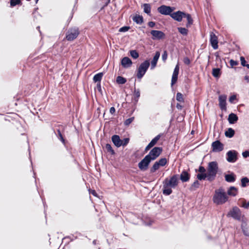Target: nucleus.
Masks as SVG:
<instances>
[{"instance_id":"nucleus-1","label":"nucleus","mask_w":249,"mask_h":249,"mask_svg":"<svg viewBox=\"0 0 249 249\" xmlns=\"http://www.w3.org/2000/svg\"><path fill=\"white\" fill-rule=\"evenodd\" d=\"M179 183V175L174 174L170 178H166L162 182V193L164 195H170L173 191L172 188H175Z\"/></svg>"},{"instance_id":"nucleus-2","label":"nucleus","mask_w":249,"mask_h":249,"mask_svg":"<svg viewBox=\"0 0 249 249\" xmlns=\"http://www.w3.org/2000/svg\"><path fill=\"white\" fill-rule=\"evenodd\" d=\"M228 200V196L222 188L216 189L213 197V201L215 204L222 205Z\"/></svg>"},{"instance_id":"nucleus-3","label":"nucleus","mask_w":249,"mask_h":249,"mask_svg":"<svg viewBox=\"0 0 249 249\" xmlns=\"http://www.w3.org/2000/svg\"><path fill=\"white\" fill-rule=\"evenodd\" d=\"M218 170V165L216 161L209 162L207 166V180L209 182L213 181L216 178Z\"/></svg>"},{"instance_id":"nucleus-4","label":"nucleus","mask_w":249,"mask_h":249,"mask_svg":"<svg viewBox=\"0 0 249 249\" xmlns=\"http://www.w3.org/2000/svg\"><path fill=\"white\" fill-rule=\"evenodd\" d=\"M150 66L149 60H145L142 62L137 70V77L139 79H141L145 74Z\"/></svg>"},{"instance_id":"nucleus-5","label":"nucleus","mask_w":249,"mask_h":249,"mask_svg":"<svg viewBox=\"0 0 249 249\" xmlns=\"http://www.w3.org/2000/svg\"><path fill=\"white\" fill-rule=\"evenodd\" d=\"M80 34L79 28L77 27L70 28L66 32V38L68 41H71L77 38Z\"/></svg>"},{"instance_id":"nucleus-6","label":"nucleus","mask_w":249,"mask_h":249,"mask_svg":"<svg viewBox=\"0 0 249 249\" xmlns=\"http://www.w3.org/2000/svg\"><path fill=\"white\" fill-rule=\"evenodd\" d=\"M175 9V8L174 7L161 5L158 8L157 10L158 12L161 15L171 16Z\"/></svg>"},{"instance_id":"nucleus-7","label":"nucleus","mask_w":249,"mask_h":249,"mask_svg":"<svg viewBox=\"0 0 249 249\" xmlns=\"http://www.w3.org/2000/svg\"><path fill=\"white\" fill-rule=\"evenodd\" d=\"M241 212L240 209L237 206H234L227 213V217H231L233 219L240 221L241 219Z\"/></svg>"},{"instance_id":"nucleus-8","label":"nucleus","mask_w":249,"mask_h":249,"mask_svg":"<svg viewBox=\"0 0 249 249\" xmlns=\"http://www.w3.org/2000/svg\"><path fill=\"white\" fill-rule=\"evenodd\" d=\"M161 147H154L146 156L152 161L156 160L162 152Z\"/></svg>"},{"instance_id":"nucleus-9","label":"nucleus","mask_w":249,"mask_h":249,"mask_svg":"<svg viewBox=\"0 0 249 249\" xmlns=\"http://www.w3.org/2000/svg\"><path fill=\"white\" fill-rule=\"evenodd\" d=\"M238 153L234 150H231L226 153V160L230 163H234L238 160Z\"/></svg>"},{"instance_id":"nucleus-10","label":"nucleus","mask_w":249,"mask_h":249,"mask_svg":"<svg viewBox=\"0 0 249 249\" xmlns=\"http://www.w3.org/2000/svg\"><path fill=\"white\" fill-rule=\"evenodd\" d=\"M151 160L146 155L144 158L138 163V167L142 171L147 170Z\"/></svg>"},{"instance_id":"nucleus-11","label":"nucleus","mask_w":249,"mask_h":249,"mask_svg":"<svg viewBox=\"0 0 249 249\" xmlns=\"http://www.w3.org/2000/svg\"><path fill=\"white\" fill-rule=\"evenodd\" d=\"M197 171L199 172L196 175V178L198 180H204L206 179L207 180V175L206 172V170L204 167L200 166L198 170H196V172Z\"/></svg>"},{"instance_id":"nucleus-12","label":"nucleus","mask_w":249,"mask_h":249,"mask_svg":"<svg viewBox=\"0 0 249 249\" xmlns=\"http://www.w3.org/2000/svg\"><path fill=\"white\" fill-rule=\"evenodd\" d=\"M212 151L219 152L224 149V144L219 140H216L212 143Z\"/></svg>"},{"instance_id":"nucleus-13","label":"nucleus","mask_w":249,"mask_h":249,"mask_svg":"<svg viewBox=\"0 0 249 249\" xmlns=\"http://www.w3.org/2000/svg\"><path fill=\"white\" fill-rule=\"evenodd\" d=\"M150 33L152 36V39L153 40H160L164 38L165 36V34L161 31L152 30Z\"/></svg>"},{"instance_id":"nucleus-14","label":"nucleus","mask_w":249,"mask_h":249,"mask_svg":"<svg viewBox=\"0 0 249 249\" xmlns=\"http://www.w3.org/2000/svg\"><path fill=\"white\" fill-rule=\"evenodd\" d=\"M227 96L226 95H220L219 96L218 100H219V106L220 108L222 110L226 111L227 110Z\"/></svg>"},{"instance_id":"nucleus-15","label":"nucleus","mask_w":249,"mask_h":249,"mask_svg":"<svg viewBox=\"0 0 249 249\" xmlns=\"http://www.w3.org/2000/svg\"><path fill=\"white\" fill-rule=\"evenodd\" d=\"M132 61L130 58L127 56L123 57L121 61V64L122 67L125 69L130 67L132 65Z\"/></svg>"},{"instance_id":"nucleus-16","label":"nucleus","mask_w":249,"mask_h":249,"mask_svg":"<svg viewBox=\"0 0 249 249\" xmlns=\"http://www.w3.org/2000/svg\"><path fill=\"white\" fill-rule=\"evenodd\" d=\"M179 178L182 182L188 181L190 178V174L186 170H183L179 176Z\"/></svg>"},{"instance_id":"nucleus-17","label":"nucleus","mask_w":249,"mask_h":249,"mask_svg":"<svg viewBox=\"0 0 249 249\" xmlns=\"http://www.w3.org/2000/svg\"><path fill=\"white\" fill-rule=\"evenodd\" d=\"M210 43L211 46L213 49L216 50L218 48V39L217 36L213 33H212L210 36Z\"/></svg>"},{"instance_id":"nucleus-18","label":"nucleus","mask_w":249,"mask_h":249,"mask_svg":"<svg viewBox=\"0 0 249 249\" xmlns=\"http://www.w3.org/2000/svg\"><path fill=\"white\" fill-rule=\"evenodd\" d=\"M229 174H225L224 177L225 180L228 182H233L236 180V176L235 174L230 171H228Z\"/></svg>"},{"instance_id":"nucleus-19","label":"nucleus","mask_w":249,"mask_h":249,"mask_svg":"<svg viewBox=\"0 0 249 249\" xmlns=\"http://www.w3.org/2000/svg\"><path fill=\"white\" fill-rule=\"evenodd\" d=\"M111 141L114 145L117 147H120L122 145V140L118 135H113L111 137Z\"/></svg>"},{"instance_id":"nucleus-20","label":"nucleus","mask_w":249,"mask_h":249,"mask_svg":"<svg viewBox=\"0 0 249 249\" xmlns=\"http://www.w3.org/2000/svg\"><path fill=\"white\" fill-rule=\"evenodd\" d=\"M58 127H59L58 128H57L56 131V132H55V131L54 130V132L55 133V134L57 136V137H58V138L59 139V140L63 143V144H65V139L64 138L62 134V133H61V129L60 127H61L62 129H64V127L62 125H58L57 126Z\"/></svg>"},{"instance_id":"nucleus-21","label":"nucleus","mask_w":249,"mask_h":249,"mask_svg":"<svg viewBox=\"0 0 249 249\" xmlns=\"http://www.w3.org/2000/svg\"><path fill=\"white\" fill-rule=\"evenodd\" d=\"M160 56V53L159 51L156 52L151 63V70L154 69L157 66L158 61Z\"/></svg>"},{"instance_id":"nucleus-22","label":"nucleus","mask_w":249,"mask_h":249,"mask_svg":"<svg viewBox=\"0 0 249 249\" xmlns=\"http://www.w3.org/2000/svg\"><path fill=\"white\" fill-rule=\"evenodd\" d=\"M170 17L173 19L178 22H180L182 20L181 11H178L175 12H173Z\"/></svg>"},{"instance_id":"nucleus-23","label":"nucleus","mask_w":249,"mask_h":249,"mask_svg":"<svg viewBox=\"0 0 249 249\" xmlns=\"http://www.w3.org/2000/svg\"><path fill=\"white\" fill-rule=\"evenodd\" d=\"M241 228L244 235L248 236L249 238V228L247 227V223L246 222L242 220V223L241 225Z\"/></svg>"},{"instance_id":"nucleus-24","label":"nucleus","mask_w":249,"mask_h":249,"mask_svg":"<svg viewBox=\"0 0 249 249\" xmlns=\"http://www.w3.org/2000/svg\"><path fill=\"white\" fill-rule=\"evenodd\" d=\"M228 120L230 124H234L238 120V117L236 114L231 113L229 115Z\"/></svg>"},{"instance_id":"nucleus-25","label":"nucleus","mask_w":249,"mask_h":249,"mask_svg":"<svg viewBox=\"0 0 249 249\" xmlns=\"http://www.w3.org/2000/svg\"><path fill=\"white\" fill-rule=\"evenodd\" d=\"M132 20L137 24L141 25L143 22V18L140 15H135L132 18Z\"/></svg>"},{"instance_id":"nucleus-26","label":"nucleus","mask_w":249,"mask_h":249,"mask_svg":"<svg viewBox=\"0 0 249 249\" xmlns=\"http://www.w3.org/2000/svg\"><path fill=\"white\" fill-rule=\"evenodd\" d=\"M140 97V90L138 89H136L135 88H134V97L132 99L134 101V105H136L138 102L139 99Z\"/></svg>"},{"instance_id":"nucleus-27","label":"nucleus","mask_w":249,"mask_h":249,"mask_svg":"<svg viewBox=\"0 0 249 249\" xmlns=\"http://www.w3.org/2000/svg\"><path fill=\"white\" fill-rule=\"evenodd\" d=\"M238 192V189L234 186L230 187L227 191V194L228 195L235 196L237 195Z\"/></svg>"},{"instance_id":"nucleus-28","label":"nucleus","mask_w":249,"mask_h":249,"mask_svg":"<svg viewBox=\"0 0 249 249\" xmlns=\"http://www.w3.org/2000/svg\"><path fill=\"white\" fill-rule=\"evenodd\" d=\"M104 75L103 72H99L93 76V81L94 83H101L102 77Z\"/></svg>"},{"instance_id":"nucleus-29","label":"nucleus","mask_w":249,"mask_h":249,"mask_svg":"<svg viewBox=\"0 0 249 249\" xmlns=\"http://www.w3.org/2000/svg\"><path fill=\"white\" fill-rule=\"evenodd\" d=\"M212 75L216 78H219L221 75V69L219 68H213L212 70Z\"/></svg>"},{"instance_id":"nucleus-30","label":"nucleus","mask_w":249,"mask_h":249,"mask_svg":"<svg viewBox=\"0 0 249 249\" xmlns=\"http://www.w3.org/2000/svg\"><path fill=\"white\" fill-rule=\"evenodd\" d=\"M142 7L143 8V12L148 15H151V7L149 3H144Z\"/></svg>"},{"instance_id":"nucleus-31","label":"nucleus","mask_w":249,"mask_h":249,"mask_svg":"<svg viewBox=\"0 0 249 249\" xmlns=\"http://www.w3.org/2000/svg\"><path fill=\"white\" fill-rule=\"evenodd\" d=\"M235 134V131L232 128H229L225 131V136L229 138H232Z\"/></svg>"},{"instance_id":"nucleus-32","label":"nucleus","mask_w":249,"mask_h":249,"mask_svg":"<svg viewBox=\"0 0 249 249\" xmlns=\"http://www.w3.org/2000/svg\"><path fill=\"white\" fill-rule=\"evenodd\" d=\"M162 134L160 133L156 136L154 138H153L151 142L149 143L152 147H153L156 144L158 141L160 140Z\"/></svg>"},{"instance_id":"nucleus-33","label":"nucleus","mask_w":249,"mask_h":249,"mask_svg":"<svg viewBox=\"0 0 249 249\" xmlns=\"http://www.w3.org/2000/svg\"><path fill=\"white\" fill-rule=\"evenodd\" d=\"M249 183V178L246 177H243L241 179V185L242 187H246Z\"/></svg>"},{"instance_id":"nucleus-34","label":"nucleus","mask_w":249,"mask_h":249,"mask_svg":"<svg viewBox=\"0 0 249 249\" xmlns=\"http://www.w3.org/2000/svg\"><path fill=\"white\" fill-rule=\"evenodd\" d=\"M200 183L197 180H196L194 183L191 185L190 190L191 191H194L196 190V189L198 188L199 187Z\"/></svg>"},{"instance_id":"nucleus-35","label":"nucleus","mask_w":249,"mask_h":249,"mask_svg":"<svg viewBox=\"0 0 249 249\" xmlns=\"http://www.w3.org/2000/svg\"><path fill=\"white\" fill-rule=\"evenodd\" d=\"M116 83L118 84H124L126 82V79L122 76H118L116 78Z\"/></svg>"},{"instance_id":"nucleus-36","label":"nucleus","mask_w":249,"mask_h":249,"mask_svg":"<svg viewBox=\"0 0 249 249\" xmlns=\"http://www.w3.org/2000/svg\"><path fill=\"white\" fill-rule=\"evenodd\" d=\"M160 167V165L157 161H156L150 169V173H155L157 170H158L159 169Z\"/></svg>"},{"instance_id":"nucleus-37","label":"nucleus","mask_w":249,"mask_h":249,"mask_svg":"<svg viewBox=\"0 0 249 249\" xmlns=\"http://www.w3.org/2000/svg\"><path fill=\"white\" fill-rule=\"evenodd\" d=\"M178 30L183 36H187L188 35V30L184 27H178Z\"/></svg>"},{"instance_id":"nucleus-38","label":"nucleus","mask_w":249,"mask_h":249,"mask_svg":"<svg viewBox=\"0 0 249 249\" xmlns=\"http://www.w3.org/2000/svg\"><path fill=\"white\" fill-rule=\"evenodd\" d=\"M105 148L107 152L110 153L111 155H113L115 154L114 150L113 149L111 145L109 143H107L105 146Z\"/></svg>"},{"instance_id":"nucleus-39","label":"nucleus","mask_w":249,"mask_h":249,"mask_svg":"<svg viewBox=\"0 0 249 249\" xmlns=\"http://www.w3.org/2000/svg\"><path fill=\"white\" fill-rule=\"evenodd\" d=\"M130 56L134 59H137L139 56V53L135 50H130L129 51Z\"/></svg>"},{"instance_id":"nucleus-40","label":"nucleus","mask_w":249,"mask_h":249,"mask_svg":"<svg viewBox=\"0 0 249 249\" xmlns=\"http://www.w3.org/2000/svg\"><path fill=\"white\" fill-rule=\"evenodd\" d=\"M157 162L158 163L160 166H164L166 164L167 160L165 158H161L158 161H157Z\"/></svg>"},{"instance_id":"nucleus-41","label":"nucleus","mask_w":249,"mask_h":249,"mask_svg":"<svg viewBox=\"0 0 249 249\" xmlns=\"http://www.w3.org/2000/svg\"><path fill=\"white\" fill-rule=\"evenodd\" d=\"M176 100L179 102L183 103L184 100L182 94L180 92H178L176 95Z\"/></svg>"},{"instance_id":"nucleus-42","label":"nucleus","mask_w":249,"mask_h":249,"mask_svg":"<svg viewBox=\"0 0 249 249\" xmlns=\"http://www.w3.org/2000/svg\"><path fill=\"white\" fill-rule=\"evenodd\" d=\"M186 19L187 20V23L186 24V27H190L191 25L193 24V19L191 17V15H190L188 16Z\"/></svg>"},{"instance_id":"nucleus-43","label":"nucleus","mask_w":249,"mask_h":249,"mask_svg":"<svg viewBox=\"0 0 249 249\" xmlns=\"http://www.w3.org/2000/svg\"><path fill=\"white\" fill-rule=\"evenodd\" d=\"M134 120V117H132L128 119H127L124 122V125L125 126H128Z\"/></svg>"},{"instance_id":"nucleus-44","label":"nucleus","mask_w":249,"mask_h":249,"mask_svg":"<svg viewBox=\"0 0 249 249\" xmlns=\"http://www.w3.org/2000/svg\"><path fill=\"white\" fill-rule=\"evenodd\" d=\"M21 3L20 0H10V5L11 7H14Z\"/></svg>"},{"instance_id":"nucleus-45","label":"nucleus","mask_w":249,"mask_h":249,"mask_svg":"<svg viewBox=\"0 0 249 249\" xmlns=\"http://www.w3.org/2000/svg\"><path fill=\"white\" fill-rule=\"evenodd\" d=\"M178 78V75H172V79H171V86L174 85L177 82Z\"/></svg>"},{"instance_id":"nucleus-46","label":"nucleus","mask_w":249,"mask_h":249,"mask_svg":"<svg viewBox=\"0 0 249 249\" xmlns=\"http://www.w3.org/2000/svg\"><path fill=\"white\" fill-rule=\"evenodd\" d=\"M130 29V27L128 26H124L123 27H121L119 31L120 32H125L128 31Z\"/></svg>"},{"instance_id":"nucleus-47","label":"nucleus","mask_w":249,"mask_h":249,"mask_svg":"<svg viewBox=\"0 0 249 249\" xmlns=\"http://www.w3.org/2000/svg\"><path fill=\"white\" fill-rule=\"evenodd\" d=\"M129 142V138H125L123 140H122V146H126Z\"/></svg>"},{"instance_id":"nucleus-48","label":"nucleus","mask_w":249,"mask_h":249,"mask_svg":"<svg viewBox=\"0 0 249 249\" xmlns=\"http://www.w3.org/2000/svg\"><path fill=\"white\" fill-rule=\"evenodd\" d=\"M179 64L178 63L176 65V66L174 69L173 74L178 75V73H179Z\"/></svg>"},{"instance_id":"nucleus-49","label":"nucleus","mask_w":249,"mask_h":249,"mask_svg":"<svg viewBox=\"0 0 249 249\" xmlns=\"http://www.w3.org/2000/svg\"><path fill=\"white\" fill-rule=\"evenodd\" d=\"M230 64L231 67L232 68L233 66L237 65L238 64V62L233 59H231L230 61Z\"/></svg>"},{"instance_id":"nucleus-50","label":"nucleus","mask_w":249,"mask_h":249,"mask_svg":"<svg viewBox=\"0 0 249 249\" xmlns=\"http://www.w3.org/2000/svg\"><path fill=\"white\" fill-rule=\"evenodd\" d=\"M168 53L166 51H164L163 53L162 54V59L165 62L167 58Z\"/></svg>"},{"instance_id":"nucleus-51","label":"nucleus","mask_w":249,"mask_h":249,"mask_svg":"<svg viewBox=\"0 0 249 249\" xmlns=\"http://www.w3.org/2000/svg\"><path fill=\"white\" fill-rule=\"evenodd\" d=\"M183 62L185 64L189 65L191 63V61L188 57H185L183 58Z\"/></svg>"},{"instance_id":"nucleus-52","label":"nucleus","mask_w":249,"mask_h":249,"mask_svg":"<svg viewBox=\"0 0 249 249\" xmlns=\"http://www.w3.org/2000/svg\"><path fill=\"white\" fill-rule=\"evenodd\" d=\"M240 61L242 66H243V67H245L246 65L247 64L245 58L243 56H241Z\"/></svg>"},{"instance_id":"nucleus-53","label":"nucleus","mask_w":249,"mask_h":249,"mask_svg":"<svg viewBox=\"0 0 249 249\" xmlns=\"http://www.w3.org/2000/svg\"><path fill=\"white\" fill-rule=\"evenodd\" d=\"M236 99V95H232L229 98V102L231 103H233V101Z\"/></svg>"},{"instance_id":"nucleus-54","label":"nucleus","mask_w":249,"mask_h":249,"mask_svg":"<svg viewBox=\"0 0 249 249\" xmlns=\"http://www.w3.org/2000/svg\"><path fill=\"white\" fill-rule=\"evenodd\" d=\"M242 156L244 158L249 157V150H245V151L243 152Z\"/></svg>"},{"instance_id":"nucleus-55","label":"nucleus","mask_w":249,"mask_h":249,"mask_svg":"<svg viewBox=\"0 0 249 249\" xmlns=\"http://www.w3.org/2000/svg\"><path fill=\"white\" fill-rule=\"evenodd\" d=\"M76 237H75L73 235H71V236H66L65 237H64L63 240H65L67 238H69L70 239V241H73L74 239H76Z\"/></svg>"},{"instance_id":"nucleus-56","label":"nucleus","mask_w":249,"mask_h":249,"mask_svg":"<svg viewBox=\"0 0 249 249\" xmlns=\"http://www.w3.org/2000/svg\"><path fill=\"white\" fill-rule=\"evenodd\" d=\"M214 55L216 57V61H221V59L220 58V55H219V53L218 52H216L214 53Z\"/></svg>"},{"instance_id":"nucleus-57","label":"nucleus","mask_w":249,"mask_h":249,"mask_svg":"<svg viewBox=\"0 0 249 249\" xmlns=\"http://www.w3.org/2000/svg\"><path fill=\"white\" fill-rule=\"evenodd\" d=\"M190 14H188V13H185L184 12H182L181 11V17H182V19L184 18H186L188 16H189Z\"/></svg>"},{"instance_id":"nucleus-58","label":"nucleus","mask_w":249,"mask_h":249,"mask_svg":"<svg viewBox=\"0 0 249 249\" xmlns=\"http://www.w3.org/2000/svg\"><path fill=\"white\" fill-rule=\"evenodd\" d=\"M155 22L154 21H149L148 22V25L151 28H153L155 26Z\"/></svg>"},{"instance_id":"nucleus-59","label":"nucleus","mask_w":249,"mask_h":249,"mask_svg":"<svg viewBox=\"0 0 249 249\" xmlns=\"http://www.w3.org/2000/svg\"><path fill=\"white\" fill-rule=\"evenodd\" d=\"M96 88H97V90L99 92H101L102 91L101 83H97Z\"/></svg>"},{"instance_id":"nucleus-60","label":"nucleus","mask_w":249,"mask_h":249,"mask_svg":"<svg viewBox=\"0 0 249 249\" xmlns=\"http://www.w3.org/2000/svg\"><path fill=\"white\" fill-rule=\"evenodd\" d=\"M152 147V146L149 143H148V144L145 148L144 152H147Z\"/></svg>"},{"instance_id":"nucleus-61","label":"nucleus","mask_w":249,"mask_h":249,"mask_svg":"<svg viewBox=\"0 0 249 249\" xmlns=\"http://www.w3.org/2000/svg\"><path fill=\"white\" fill-rule=\"evenodd\" d=\"M109 112L111 114H113L115 112V108L114 107H111L109 109Z\"/></svg>"},{"instance_id":"nucleus-62","label":"nucleus","mask_w":249,"mask_h":249,"mask_svg":"<svg viewBox=\"0 0 249 249\" xmlns=\"http://www.w3.org/2000/svg\"><path fill=\"white\" fill-rule=\"evenodd\" d=\"M89 193L91 194L94 196H97V193L94 190H89Z\"/></svg>"},{"instance_id":"nucleus-63","label":"nucleus","mask_w":249,"mask_h":249,"mask_svg":"<svg viewBox=\"0 0 249 249\" xmlns=\"http://www.w3.org/2000/svg\"><path fill=\"white\" fill-rule=\"evenodd\" d=\"M110 3V0H107L105 4L103 6V7L101 8V10L103 9L105 7L107 6V5Z\"/></svg>"},{"instance_id":"nucleus-64","label":"nucleus","mask_w":249,"mask_h":249,"mask_svg":"<svg viewBox=\"0 0 249 249\" xmlns=\"http://www.w3.org/2000/svg\"><path fill=\"white\" fill-rule=\"evenodd\" d=\"M176 107L178 109H179V110H181L183 107L182 106L178 103L177 104Z\"/></svg>"}]
</instances>
